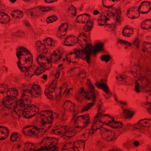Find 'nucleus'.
Here are the masks:
<instances>
[{
    "instance_id": "2f4dec72",
    "label": "nucleus",
    "mask_w": 151,
    "mask_h": 151,
    "mask_svg": "<svg viewBox=\"0 0 151 151\" xmlns=\"http://www.w3.org/2000/svg\"><path fill=\"white\" fill-rule=\"evenodd\" d=\"M74 37V36H71L70 35H68L65 38L64 41V43L65 45L67 46H72L73 45H71L70 43H69L68 44H66V42H67V40L69 39V37Z\"/></svg>"
},
{
    "instance_id": "423d86ee",
    "label": "nucleus",
    "mask_w": 151,
    "mask_h": 151,
    "mask_svg": "<svg viewBox=\"0 0 151 151\" xmlns=\"http://www.w3.org/2000/svg\"><path fill=\"white\" fill-rule=\"evenodd\" d=\"M0 23L2 24H6L9 22L10 20V17L4 12L0 13Z\"/></svg>"
},
{
    "instance_id": "9d476101",
    "label": "nucleus",
    "mask_w": 151,
    "mask_h": 151,
    "mask_svg": "<svg viewBox=\"0 0 151 151\" xmlns=\"http://www.w3.org/2000/svg\"><path fill=\"white\" fill-rule=\"evenodd\" d=\"M43 42H44V45H45V49L46 46H53V44H52L53 41L52 39L50 38H47L45 40H43Z\"/></svg>"
},
{
    "instance_id": "f8f14e48",
    "label": "nucleus",
    "mask_w": 151,
    "mask_h": 151,
    "mask_svg": "<svg viewBox=\"0 0 151 151\" xmlns=\"http://www.w3.org/2000/svg\"><path fill=\"white\" fill-rule=\"evenodd\" d=\"M125 111H126V113L125 116L126 118L129 117V118H130L132 117L134 113V112L128 109H124L123 111V113H125Z\"/></svg>"
},
{
    "instance_id": "4be33fe9",
    "label": "nucleus",
    "mask_w": 151,
    "mask_h": 151,
    "mask_svg": "<svg viewBox=\"0 0 151 151\" xmlns=\"http://www.w3.org/2000/svg\"><path fill=\"white\" fill-rule=\"evenodd\" d=\"M95 104L94 103L91 102L84 106L82 109V111H87L89 109L92 107Z\"/></svg>"
},
{
    "instance_id": "72a5a7b5",
    "label": "nucleus",
    "mask_w": 151,
    "mask_h": 151,
    "mask_svg": "<svg viewBox=\"0 0 151 151\" xmlns=\"http://www.w3.org/2000/svg\"><path fill=\"white\" fill-rule=\"evenodd\" d=\"M85 114L81 115L77 117L75 120V122H76L78 121H81V120H83L85 119Z\"/></svg>"
},
{
    "instance_id": "49530a36",
    "label": "nucleus",
    "mask_w": 151,
    "mask_h": 151,
    "mask_svg": "<svg viewBox=\"0 0 151 151\" xmlns=\"http://www.w3.org/2000/svg\"><path fill=\"white\" fill-rule=\"evenodd\" d=\"M146 123V127H151V120L149 119H147Z\"/></svg>"
},
{
    "instance_id": "ddd939ff",
    "label": "nucleus",
    "mask_w": 151,
    "mask_h": 151,
    "mask_svg": "<svg viewBox=\"0 0 151 151\" xmlns=\"http://www.w3.org/2000/svg\"><path fill=\"white\" fill-rule=\"evenodd\" d=\"M58 19V17L55 15H53L48 17L46 19L47 22L48 23H52L56 21Z\"/></svg>"
},
{
    "instance_id": "a18cd8bd",
    "label": "nucleus",
    "mask_w": 151,
    "mask_h": 151,
    "mask_svg": "<svg viewBox=\"0 0 151 151\" xmlns=\"http://www.w3.org/2000/svg\"><path fill=\"white\" fill-rule=\"evenodd\" d=\"M17 134H18V133L17 132H14L11 134L10 137V140L11 141L14 142V140L12 138L14 137V136H16V135Z\"/></svg>"
},
{
    "instance_id": "6e6552de",
    "label": "nucleus",
    "mask_w": 151,
    "mask_h": 151,
    "mask_svg": "<svg viewBox=\"0 0 151 151\" xmlns=\"http://www.w3.org/2000/svg\"><path fill=\"white\" fill-rule=\"evenodd\" d=\"M104 43L98 42L94 46L93 48H94L95 49L97 50V51L100 52L104 51Z\"/></svg>"
},
{
    "instance_id": "de8ad7c7",
    "label": "nucleus",
    "mask_w": 151,
    "mask_h": 151,
    "mask_svg": "<svg viewBox=\"0 0 151 151\" xmlns=\"http://www.w3.org/2000/svg\"><path fill=\"white\" fill-rule=\"evenodd\" d=\"M70 102L71 104L73 103V102L69 100H66L64 103L63 104V106H64V108L65 109V107H67L69 105L68 103Z\"/></svg>"
},
{
    "instance_id": "338daca9",
    "label": "nucleus",
    "mask_w": 151,
    "mask_h": 151,
    "mask_svg": "<svg viewBox=\"0 0 151 151\" xmlns=\"http://www.w3.org/2000/svg\"><path fill=\"white\" fill-rule=\"evenodd\" d=\"M121 16H116V20L117 22L121 23V21L119 20Z\"/></svg>"
},
{
    "instance_id": "6e6d98bb",
    "label": "nucleus",
    "mask_w": 151,
    "mask_h": 151,
    "mask_svg": "<svg viewBox=\"0 0 151 151\" xmlns=\"http://www.w3.org/2000/svg\"><path fill=\"white\" fill-rule=\"evenodd\" d=\"M72 104H73V106L72 105H70V111H72V110L71 109V107H72L73 108V112H74V113H75V112H76V110H75V106H76V105H75V104L74 103H73Z\"/></svg>"
},
{
    "instance_id": "4468645a",
    "label": "nucleus",
    "mask_w": 151,
    "mask_h": 151,
    "mask_svg": "<svg viewBox=\"0 0 151 151\" xmlns=\"http://www.w3.org/2000/svg\"><path fill=\"white\" fill-rule=\"evenodd\" d=\"M100 58L102 61H105V62L107 63L110 61L111 56L109 55L104 54L102 55Z\"/></svg>"
},
{
    "instance_id": "603ef678",
    "label": "nucleus",
    "mask_w": 151,
    "mask_h": 151,
    "mask_svg": "<svg viewBox=\"0 0 151 151\" xmlns=\"http://www.w3.org/2000/svg\"><path fill=\"white\" fill-rule=\"evenodd\" d=\"M16 56L18 59V61L17 62V64L18 65V64H21V60L20 59L21 58L20 57V56L18 55L16 53Z\"/></svg>"
},
{
    "instance_id": "7c9ffc66",
    "label": "nucleus",
    "mask_w": 151,
    "mask_h": 151,
    "mask_svg": "<svg viewBox=\"0 0 151 151\" xmlns=\"http://www.w3.org/2000/svg\"><path fill=\"white\" fill-rule=\"evenodd\" d=\"M81 49H80L79 50V51L80 52V54L77 53L78 54L76 56L75 58H81L83 60H85L86 61V59H85V57H84V56L83 55H82L81 56Z\"/></svg>"
},
{
    "instance_id": "cd10ccee",
    "label": "nucleus",
    "mask_w": 151,
    "mask_h": 151,
    "mask_svg": "<svg viewBox=\"0 0 151 151\" xmlns=\"http://www.w3.org/2000/svg\"><path fill=\"white\" fill-rule=\"evenodd\" d=\"M37 86V85L34 84L31 87V89L30 90V91H29V94H32L33 93L32 92H35V91H36L37 90L36 89V87Z\"/></svg>"
},
{
    "instance_id": "a878e982",
    "label": "nucleus",
    "mask_w": 151,
    "mask_h": 151,
    "mask_svg": "<svg viewBox=\"0 0 151 151\" xmlns=\"http://www.w3.org/2000/svg\"><path fill=\"white\" fill-rule=\"evenodd\" d=\"M28 110V109L27 108H25L24 109V110L22 112V116L24 117V118L27 119V117L28 116H27V115H28V116L29 115V113H28V112H29V111H27V110Z\"/></svg>"
},
{
    "instance_id": "c756f323",
    "label": "nucleus",
    "mask_w": 151,
    "mask_h": 151,
    "mask_svg": "<svg viewBox=\"0 0 151 151\" xmlns=\"http://www.w3.org/2000/svg\"><path fill=\"white\" fill-rule=\"evenodd\" d=\"M29 144H32L31 146H33L34 145L35 147V145L33 143H32L31 142H27L24 144L25 147L24 148V151H25V149H28V147H29Z\"/></svg>"
},
{
    "instance_id": "39448f33",
    "label": "nucleus",
    "mask_w": 151,
    "mask_h": 151,
    "mask_svg": "<svg viewBox=\"0 0 151 151\" xmlns=\"http://www.w3.org/2000/svg\"><path fill=\"white\" fill-rule=\"evenodd\" d=\"M140 80L142 85L141 87L143 88H146L148 87L150 84V80L147 76H141Z\"/></svg>"
},
{
    "instance_id": "c03bdc74",
    "label": "nucleus",
    "mask_w": 151,
    "mask_h": 151,
    "mask_svg": "<svg viewBox=\"0 0 151 151\" xmlns=\"http://www.w3.org/2000/svg\"><path fill=\"white\" fill-rule=\"evenodd\" d=\"M106 133L107 136H111V135L112 134L113 132H114L113 131L111 130L108 129L106 130Z\"/></svg>"
},
{
    "instance_id": "e433bc0d",
    "label": "nucleus",
    "mask_w": 151,
    "mask_h": 151,
    "mask_svg": "<svg viewBox=\"0 0 151 151\" xmlns=\"http://www.w3.org/2000/svg\"><path fill=\"white\" fill-rule=\"evenodd\" d=\"M108 130L107 129L104 127H102L100 129V132L102 138H104L103 133H106V130Z\"/></svg>"
},
{
    "instance_id": "dca6fc26",
    "label": "nucleus",
    "mask_w": 151,
    "mask_h": 151,
    "mask_svg": "<svg viewBox=\"0 0 151 151\" xmlns=\"http://www.w3.org/2000/svg\"><path fill=\"white\" fill-rule=\"evenodd\" d=\"M146 120V118L141 119L138 122L137 124L135 125V126H137V124H138L141 127H146L147 124L146 123H147Z\"/></svg>"
},
{
    "instance_id": "412c9836",
    "label": "nucleus",
    "mask_w": 151,
    "mask_h": 151,
    "mask_svg": "<svg viewBox=\"0 0 151 151\" xmlns=\"http://www.w3.org/2000/svg\"><path fill=\"white\" fill-rule=\"evenodd\" d=\"M68 27V25L67 23H63L58 28L59 30L61 32V30L64 28L63 30L65 32H66Z\"/></svg>"
},
{
    "instance_id": "09e8293b",
    "label": "nucleus",
    "mask_w": 151,
    "mask_h": 151,
    "mask_svg": "<svg viewBox=\"0 0 151 151\" xmlns=\"http://www.w3.org/2000/svg\"><path fill=\"white\" fill-rule=\"evenodd\" d=\"M35 8L33 9H29V11L30 13V15L31 17H32L33 15H35L36 16H37V14H36V13H35L34 11H31L32 10H34L35 11Z\"/></svg>"
},
{
    "instance_id": "58836bf2",
    "label": "nucleus",
    "mask_w": 151,
    "mask_h": 151,
    "mask_svg": "<svg viewBox=\"0 0 151 151\" xmlns=\"http://www.w3.org/2000/svg\"><path fill=\"white\" fill-rule=\"evenodd\" d=\"M73 51H74L73 52H70V53L69 55H71L73 54H74L76 55H77L78 54L77 53L80 54V52L79 51V50H78L76 48H75L74 49Z\"/></svg>"
},
{
    "instance_id": "69168bd1",
    "label": "nucleus",
    "mask_w": 151,
    "mask_h": 151,
    "mask_svg": "<svg viewBox=\"0 0 151 151\" xmlns=\"http://www.w3.org/2000/svg\"><path fill=\"white\" fill-rule=\"evenodd\" d=\"M31 96V98L32 99L33 98H36L38 97L40 95H34V93H33L32 94H30Z\"/></svg>"
},
{
    "instance_id": "2eb2a0df",
    "label": "nucleus",
    "mask_w": 151,
    "mask_h": 151,
    "mask_svg": "<svg viewBox=\"0 0 151 151\" xmlns=\"http://www.w3.org/2000/svg\"><path fill=\"white\" fill-rule=\"evenodd\" d=\"M16 18H22L23 17V13L22 11L19 10H14Z\"/></svg>"
},
{
    "instance_id": "0eeeda50",
    "label": "nucleus",
    "mask_w": 151,
    "mask_h": 151,
    "mask_svg": "<svg viewBox=\"0 0 151 151\" xmlns=\"http://www.w3.org/2000/svg\"><path fill=\"white\" fill-rule=\"evenodd\" d=\"M148 19H147L145 20L141 23V27L142 28L145 29H148L149 28L148 27L150 26L151 22L149 21Z\"/></svg>"
},
{
    "instance_id": "a19ab883",
    "label": "nucleus",
    "mask_w": 151,
    "mask_h": 151,
    "mask_svg": "<svg viewBox=\"0 0 151 151\" xmlns=\"http://www.w3.org/2000/svg\"><path fill=\"white\" fill-rule=\"evenodd\" d=\"M20 64L17 65L19 68L20 69L21 71L22 72H24L26 70V69L27 68V66H22L21 65H20Z\"/></svg>"
},
{
    "instance_id": "864d4df0",
    "label": "nucleus",
    "mask_w": 151,
    "mask_h": 151,
    "mask_svg": "<svg viewBox=\"0 0 151 151\" xmlns=\"http://www.w3.org/2000/svg\"><path fill=\"white\" fill-rule=\"evenodd\" d=\"M81 36H83V37H85L86 39H87V36L85 33L84 32H82L79 35L78 37L77 38L78 41L79 40L78 38Z\"/></svg>"
},
{
    "instance_id": "f03ea898",
    "label": "nucleus",
    "mask_w": 151,
    "mask_h": 151,
    "mask_svg": "<svg viewBox=\"0 0 151 151\" xmlns=\"http://www.w3.org/2000/svg\"><path fill=\"white\" fill-rule=\"evenodd\" d=\"M88 86V88L90 91H85L84 94L86 93V95L84 96V99L86 100H90L93 99V101L95 102L96 101V96L95 93L93 91L95 87L93 84H90Z\"/></svg>"
},
{
    "instance_id": "bb28decb",
    "label": "nucleus",
    "mask_w": 151,
    "mask_h": 151,
    "mask_svg": "<svg viewBox=\"0 0 151 151\" xmlns=\"http://www.w3.org/2000/svg\"><path fill=\"white\" fill-rule=\"evenodd\" d=\"M17 49H18V51L19 50L24 52V53H26V55H27V53H28L30 52L27 49L24 47H19L17 48Z\"/></svg>"
},
{
    "instance_id": "f704fd0d",
    "label": "nucleus",
    "mask_w": 151,
    "mask_h": 151,
    "mask_svg": "<svg viewBox=\"0 0 151 151\" xmlns=\"http://www.w3.org/2000/svg\"><path fill=\"white\" fill-rule=\"evenodd\" d=\"M18 94V92L17 90L16 91H14V92H13L11 93L12 97L13 98V99H14V100L17 98Z\"/></svg>"
},
{
    "instance_id": "37998d69",
    "label": "nucleus",
    "mask_w": 151,
    "mask_h": 151,
    "mask_svg": "<svg viewBox=\"0 0 151 151\" xmlns=\"http://www.w3.org/2000/svg\"><path fill=\"white\" fill-rule=\"evenodd\" d=\"M148 2V1H144L142 2V3H141L140 5H139V6L138 7V9L137 10L138 11V12H139V15H140V12L139 10L141 8V6H143V4L144 3H147V2Z\"/></svg>"
},
{
    "instance_id": "680f3d73",
    "label": "nucleus",
    "mask_w": 151,
    "mask_h": 151,
    "mask_svg": "<svg viewBox=\"0 0 151 151\" xmlns=\"http://www.w3.org/2000/svg\"><path fill=\"white\" fill-rule=\"evenodd\" d=\"M4 86L3 87L5 89H8V85L5 83H3L1 84V86Z\"/></svg>"
},
{
    "instance_id": "473e14b6",
    "label": "nucleus",
    "mask_w": 151,
    "mask_h": 151,
    "mask_svg": "<svg viewBox=\"0 0 151 151\" xmlns=\"http://www.w3.org/2000/svg\"><path fill=\"white\" fill-rule=\"evenodd\" d=\"M45 94L46 96L49 99H50L52 100H53L54 99V98L53 96L51 95L49 92H46V91H45Z\"/></svg>"
},
{
    "instance_id": "f257e3e1",
    "label": "nucleus",
    "mask_w": 151,
    "mask_h": 151,
    "mask_svg": "<svg viewBox=\"0 0 151 151\" xmlns=\"http://www.w3.org/2000/svg\"><path fill=\"white\" fill-rule=\"evenodd\" d=\"M93 47L91 44H88L84 49L81 50V54L85 55V59H86V62L88 64H90L91 63V57L92 54V50Z\"/></svg>"
},
{
    "instance_id": "4c0bfd02",
    "label": "nucleus",
    "mask_w": 151,
    "mask_h": 151,
    "mask_svg": "<svg viewBox=\"0 0 151 151\" xmlns=\"http://www.w3.org/2000/svg\"><path fill=\"white\" fill-rule=\"evenodd\" d=\"M119 124L117 125L116 126H112L111 125H110V127L113 129H119L122 128L123 126V124L121 122Z\"/></svg>"
},
{
    "instance_id": "e2e57ef3",
    "label": "nucleus",
    "mask_w": 151,
    "mask_h": 151,
    "mask_svg": "<svg viewBox=\"0 0 151 151\" xmlns=\"http://www.w3.org/2000/svg\"><path fill=\"white\" fill-rule=\"evenodd\" d=\"M84 88L83 87H81L80 89V91L78 92V93L81 95H82V93H83V92H84Z\"/></svg>"
},
{
    "instance_id": "20e7f679",
    "label": "nucleus",
    "mask_w": 151,
    "mask_h": 151,
    "mask_svg": "<svg viewBox=\"0 0 151 151\" xmlns=\"http://www.w3.org/2000/svg\"><path fill=\"white\" fill-rule=\"evenodd\" d=\"M13 100H14V99L12 97L11 94L9 95H8L7 94L6 96H5L2 98V104H4V105L7 104L12 105L13 104Z\"/></svg>"
},
{
    "instance_id": "3c124183",
    "label": "nucleus",
    "mask_w": 151,
    "mask_h": 151,
    "mask_svg": "<svg viewBox=\"0 0 151 151\" xmlns=\"http://www.w3.org/2000/svg\"><path fill=\"white\" fill-rule=\"evenodd\" d=\"M41 68H40L39 69L40 72L39 73H38L37 74H35V75L38 76L45 72V69H41Z\"/></svg>"
},
{
    "instance_id": "0e129e2a",
    "label": "nucleus",
    "mask_w": 151,
    "mask_h": 151,
    "mask_svg": "<svg viewBox=\"0 0 151 151\" xmlns=\"http://www.w3.org/2000/svg\"><path fill=\"white\" fill-rule=\"evenodd\" d=\"M148 106H149L148 108L147 109L148 112L149 114L151 115V105H148Z\"/></svg>"
},
{
    "instance_id": "393cba45",
    "label": "nucleus",
    "mask_w": 151,
    "mask_h": 151,
    "mask_svg": "<svg viewBox=\"0 0 151 151\" xmlns=\"http://www.w3.org/2000/svg\"><path fill=\"white\" fill-rule=\"evenodd\" d=\"M57 81L54 80L50 83L48 87L50 88L52 90L55 89L57 87Z\"/></svg>"
},
{
    "instance_id": "ea45409f",
    "label": "nucleus",
    "mask_w": 151,
    "mask_h": 151,
    "mask_svg": "<svg viewBox=\"0 0 151 151\" xmlns=\"http://www.w3.org/2000/svg\"><path fill=\"white\" fill-rule=\"evenodd\" d=\"M83 29L86 32H88L90 30V25L86 24L83 27Z\"/></svg>"
},
{
    "instance_id": "8fccbe9b",
    "label": "nucleus",
    "mask_w": 151,
    "mask_h": 151,
    "mask_svg": "<svg viewBox=\"0 0 151 151\" xmlns=\"http://www.w3.org/2000/svg\"><path fill=\"white\" fill-rule=\"evenodd\" d=\"M82 95H81L78 93L77 94L75 95V98L76 100L78 101V102L80 101V100L79 98L81 97Z\"/></svg>"
},
{
    "instance_id": "4d7b16f0",
    "label": "nucleus",
    "mask_w": 151,
    "mask_h": 151,
    "mask_svg": "<svg viewBox=\"0 0 151 151\" xmlns=\"http://www.w3.org/2000/svg\"><path fill=\"white\" fill-rule=\"evenodd\" d=\"M42 92L41 91H39V90H37L36 91H35V92H32V93H34V95H41Z\"/></svg>"
},
{
    "instance_id": "6ab92c4d",
    "label": "nucleus",
    "mask_w": 151,
    "mask_h": 151,
    "mask_svg": "<svg viewBox=\"0 0 151 151\" xmlns=\"http://www.w3.org/2000/svg\"><path fill=\"white\" fill-rule=\"evenodd\" d=\"M36 45L40 49L41 48V50H43V51H45L44 52L45 53V51L46 50V49H45V45L44 44H42V43L40 41H37L36 42Z\"/></svg>"
},
{
    "instance_id": "13d9d810",
    "label": "nucleus",
    "mask_w": 151,
    "mask_h": 151,
    "mask_svg": "<svg viewBox=\"0 0 151 151\" xmlns=\"http://www.w3.org/2000/svg\"><path fill=\"white\" fill-rule=\"evenodd\" d=\"M60 71L59 70L57 71V72L55 75V77L56 79H58L60 76Z\"/></svg>"
},
{
    "instance_id": "9b49d317",
    "label": "nucleus",
    "mask_w": 151,
    "mask_h": 151,
    "mask_svg": "<svg viewBox=\"0 0 151 151\" xmlns=\"http://www.w3.org/2000/svg\"><path fill=\"white\" fill-rule=\"evenodd\" d=\"M113 134L111 136H107L106 137H104V139L107 141H114L116 138V135L115 132H113Z\"/></svg>"
},
{
    "instance_id": "b1692460",
    "label": "nucleus",
    "mask_w": 151,
    "mask_h": 151,
    "mask_svg": "<svg viewBox=\"0 0 151 151\" xmlns=\"http://www.w3.org/2000/svg\"><path fill=\"white\" fill-rule=\"evenodd\" d=\"M24 35V33L23 32H14L12 34V36L15 38L21 37Z\"/></svg>"
},
{
    "instance_id": "a211bd4d",
    "label": "nucleus",
    "mask_w": 151,
    "mask_h": 151,
    "mask_svg": "<svg viewBox=\"0 0 151 151\" xmlns=\"http://www.w3.org/2000/svg\"><path fill=\"white\" fill-rule=\"evenodd\" d=\"M127 78V76L124 75H120L116 76V79L117 81L119 82L124 81V83L126 82V79Z\"/></svg>"
},
{
    "instance_id": "c85d7f7f",
    "label": "nucleus",
    "mask_w": 151,
    "mask_h": 151,
    "mask_svg": "<svg viewBox=\"0 0 151 151\" xmlns=\"http://www.w3.org/2000/svg\"><path fill=\"white\" fill-rule=\"evenodd\" d=\"M140 40L137 38H136L135 40L133 42V44L137 47V48L138 49L139 47V44Z\"/></svg>"
},
{
    "instance_id": "1a4fd4ad",
    "label": "nucleus",
    "mask_w": 151,
    "mask_h": 151,
    "mask_svg": "<svg viewBox=\"0 0 151 151\" xmlns=\"http://www.w3.org/2000/svg\"><path fill=\"white\" fill-rule=\"evenodd\" d=\"M103 126V124L100 125L99 123H96V122H95L91 126V129L93 130H95L96 132V130L101 128Z\"/></svg>"
},
{
    "instance_id": "f3484780",
    "label": "nucleus",
    "mask_w": 151,
    "mask_h": 151,
    "mask_svg": "<svg viewBox=\"0 0 151 151\" xmlns=\"http://www.w3.org/2000/svg\"><path fill=\"white\" fill-rule=\"evenodd\" d=\"M68 12L70 14H71L74 16L76 15V8L72 5H71L68 8Z\"/></svg>"
},
{
    "instance_id": "5fc2aeb1",
    "label": "nucleus",
    "mask_w": 151,
    "mask_h": 151,
    "mask_svg": "<svg viewBox=\"0 0 151 151\" xmlns=\"http://www.w3.org/2000/svg\"><path fill=\"white\" fill-rule=\"evenodd\" d=\"M22 138V137L21 135V134H19L18 133V134H17V139H15L14 140V142L15 141H18L19 140H20Z\"/></svg>"
},
{
    "instance_id": "aec40b11",
    "label": "nucleus",
    "mask_w": 151,
    "mask_h": 151,
    "mask_svg": "<svg viewBox=\"0 0 151 151\" xmlns=\"http://www.w3.org/2000/svg\"><path fill=\"white\" fill-rule=\"evenodd\" d=\"M86 15V14H81L78 15L76 19V22L78 23H80L82 22L83 23H85V22L84 21H83V20L82 19L83 18H85V16H83L84 15Z\"/></svg>"
},
{
    "instance_id": "7ed1b4c3",
    "label": "nucleus",
    "mask_w": 151,
    "mask_h": 151,
    "mask_svg": "<svg viewBox=\"0 0 151 151\" xmlns=\"http://www.w3.org/2000/svg\"><path fill=\"white\" fill-rule=\"evenodd\" d=\"M103 81L104 82L100 83H99L98 82H97L95 83L96 86L98 88L102 89L106 94H111V92L110 91H109V89L108 86L106 84L107 82L106 80L104 79L103 80Z\"/></svg>"
},
{
    "instance_id": "052dcab7",
    "label": "nucleus",
    "mask_w": 151,
    "mask_h": 151,
    "mask_svg": "<svg viewBox=\"0 0 151 151\" xmlns=\"http://www.w3.org/2000/svg\"><path fill=\"white\" fill-rule=\"evenodd\" d=\"M146 71L148 75L151 76V70L149 69L148 67L146 68Z\"/></svg>"
},
{
    "instance_id": "774afa93",
    "label": "nucleus",
    "mask_w": 151,
    "mask_h": 151,
    "mask_svg": "<svg viewBox=\"0 0 151 151\" xmlns=\"http://www.w3.org/2000/svg\"><path fill=\"white\" fill-rule=\"evenodd\" d=\"M101 115V112H98L97 114L94 116V119L99 118Z\"/></svg>"
},
{
    "instance_id": "5701e85b",
    "label": "nucleus",
    "mask_w": 151,
    "mask_h": 151,
    "mask_svg": "<svg viewBox=\"0 0 151 151\" xmlns=\"http://www.w3.org/2000/svg\"><path fill=\"white\" fill-rule=\"evenodd\" d=\"M84 120H85L86 121L84 122L83 124L88 125L90 122V117L88 114H85V119Z\"/></svg>"
},
{
    "instance_id": "bf43d9fd",
    "label": "nucleus",
    "mask_w": 151,
    "mask_h": 151,
    "mask_svg": "<svg viewBox=\"0 0 151 151\" xmlns=\"http://www.w3.org/2000/svg\"><path fill=\"white\" fill-rule=\"evenodd\" d=\"M92 54L93 53L94 56H96L97 52H99L97 51L96 49H95L94 48H92Z\"/></svg>"
},
{
    "instance_id": "c9c22d12",
    "label": "nucleus",
    "mask_w": 151,
    "mask_h": 151,
    "mask_svg": "<svg viewBox=\"0 0 151 151\" xmlns=\"http://www.w3.org/2000/svg\"><path fill=\"white\" fill-rule=\"evenodd\" d=\"M29 55L30 56H29L27 58V60L29 61H30L31 60V64H32L33 63V56L31 53L30 52H29L28 54H27V55Z\"/></svg>"
},
{
    "instance_id": "79ce46f5",
    "label": "nucleus",
    "mask_w": 151,
    "mask_h": 151,
    "mask_svg": "<svg viewBox=\"0 0 151 151\" xmlns=\"http://www.w3.org/2000/svg\"><path fill=\"white\" fill-rule=\"evenodd\" d=\"M115 9L116 10L115 13L116 14L117 16H121V11L120 7H119L118 9Z\"/></svg>"
}]
</instances>
